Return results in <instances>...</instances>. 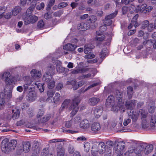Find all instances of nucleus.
Segmentation results:
<instances>
[{
  "label": "nucleus",
  "mask_w": 156,
  "mask_h": 156,
  "mask_svg": "<svg viewBox=\"0 0 156 156\" xmlns=\"http://www.w3.org/2000/svg\"><path fill=\"white\" fill-rule=\"evenodd\" d=\"M9 140L6 139L2 140L1 144V149L2 151L5 152L9 149L11 151L14 150L16 147L17 142L15 140H11L8 144Z\"/></svg>",
  "instance_id": "f257e3e1"
},
{
  "label": "nucleus",
  "mask_w": 156,
  "mask_h": 156,
  "mask_svg": "<svg viewBox=\"0 0 156 156\" xmlns=\"http://www.w3.org/2000/svg\"><path fill=\"white\" fill-rule=\"evenodd\" d=\"M153 149V146L152 144H150L146 145L144 144H140V145L136 148V150L139 151L137 152H135L134 150L135 153L138 154L144 150V152L145 154H149Z\"/></svg>",
  "instance_id": "f03ea898"
},
{
  "label": "nucleus",
  "mask_w": 156,
  "mask_h": 156,
  "mask_svg": "<svg viewBox=\"0 0 156 156\" xmlns=\"http://www.w3.org/2000/svg\"><path fill=\"white\" fill-rule=\"evenodd\" d=\"M80 99L78 97H75L73 101V103L70 109H73L71 113V117L73 116L77 112L79 109L78 105L80 101Z\"/></svg>",
  "instance_id": "7ed1b4c3"
},
{
  "label": "nucleus",
  "mask_w": 156,
  "mask_h": 156,
  "mask_svg": "<svg viewBox=\"0 0 156 156\" xmlns=\"http://www.w3.org/2000/svg\"><path fill=\"white\" fill-rule=\"evenodd\" d=\"M106 146L105 143L101 142L98 144L99 152L101 154H105V156H110L112 152L110 149L107 148H105Z\"/></svg>",
  "instance_id": "20e7f679"
},
{
  "label": "nucleus",
  "mask_w": 156,
  "mask_h": 156,
  "mask_svg": "<svg viewBox=\"0 0 156 156\" xmlns=\"http://www.w3.org/2000/svg\"><path fill=\"white\" fill-rule=\"evenodd\" d=\"M2 80L4 81L7 85H10L12 83H14L15 78L11 76L9 72L4 73L2 76Z\"/></svg>",
  "instance_id": "39448f33"
},
{
  "label": "nucleus",
  "mask_w": 156,
  "mask_h": 156,
  "mask_svg": "<svg viewBox=\"0 0 156 156\" xmlns=\"http://www.w3.org/2000/svg\"><path fill=\"white\" fill-rule=\"evenodd\" d=\"M115 97L117 101L119 107L121 108H124V102L122 101V97L123 93L117 90L115 91Z\"/></svg>",
  "instance_id": "423d86ee"
},
{
  "label": "nucleus",
  "mask_w": 156,
  "mask_h": 156,
  "mask_svg": "<svg viewBox=\"0 0 156 156\" xmlns=\"http://www.w3.org/2000/svg\"><path fill=\"white\" fill-rule=\"evenodd\" d=\"M23 19L24 21V23L26 25L31 23H33L36 22L38 19L37 16L34 15L23 16Z\"/></svg>",
  "instance_id": "0eeeda50"
},
{
  "label": "nucleus",
  "mask_w": 156,
  "mask_h": 156,
  "mask_svg": "<svg viewBox=\"0 0 156 156\" xmlns=\"http://www.w3.org/2000/svg\"><path fill=\"white\" fill-rule=\"evenodd\" d=\"M153 9V7L152 6H150L147 7L146 4H144L141 6L140 7L139 6L137 7L136 12L146 14L151 12Z\"/></svg>",
  "instance_id": "6e6552de"
},
{
  "label": "nucleus",
  "mask_w": 156,
  "mask_h": 156,
  "mask_svg": "<svg viewBox=\"0 0 156 156\" xmlns=\"http://www.w3.org/2000/svg\"><path fill=\"white\" fill-rule=\"evenodd\" d=\"M94 48V46L91 44L86 45L84 46V51L85 54H87L85 56V58L88 59H91L94 58L95 55L92 54H90V51Z\"/></svg>",
  "instance_id": "1a4fd4ad"
},
{
  "label": "nucleus",
  "mask_w": 156,
  "mask_h": 156,
  "mask_svg": "<svg viewBox=\"0 0 156 156\" xmlns=\"http://www.w3.org/2000/svg\"><path fill=\"white\" fill-rule=\"evenodd\" d=\"M117 11L107 16L104 20V23L105 25L108 26L111 25L112 23V19L115 17L117 14Z\"/></svg>",
  "instance_id": "9d476101"
},
{
  "label": "nucleus",
  "mask_w": 156,
  "mask_h": 156,
  "mask_svg": "<svg viewBox=\"0 0 156 156\" xmlns=\"http://www.w3.org/2000/svg\"><path fill=\"white\" fill-rule=\"evenodd\" d=\"M91 27V28H94L96 27V25L94 24V26L90 24H89L88 23H81L80 25L78 27V29L80 30L84 31L89 29Z\"/></svg>",
  "instance_id": "9b49d317"
},
{
  "label": "nucleus",
  "mask_w": 156,
  "mask_h": 156,
  "mask_svg": "<svg viewBox=\"0 0 156 156\" xmlns=\"http://www.w3.org/2000/svg\"><path fill=\"white\" fill-rule=\"evenodd\" d=\"M125 147V144L124 142L120 141L118 143L115 147V152L117 154L121 153Z\"/></svg>",
  "instance_id": "f8f14e48"
},
{
  "label": "nucleus",
  "mask_w": 156,
  "mask_h": 156,
  "mask_svg": "<svg viewBox=\"0 0 156 156\" xmlns=\"http://www.w3.org/2000/svg\"><path fill=\"white\" fill-rule=\"evenodd\" d=\"M63 143H60L56 148L57 156H64V150L62 148Z\"/></svg>",
  "instance_id": "ddd939ff"
},
{
  "label": "nucleus",
  "mask_w": 156,
  "mask_h": 156,
  "mask_svg": "<svg viewBox=\"0 0 156 156\" xmlns=\"http://www.w3.org/2000/svg\"><path fill=\"white\" fill-rule=\"evenodd\" d=\"M136 102V101L134 100L126 101L125 104L126 108L130 110L132 109L135 107Z\"/></svg>",
  "instance_id": "4468645a"
},
{
  "label": "nucleus",
  "mask_w": 156,
  "mask_h": 156,
  "mask_svg": "<svg viewBox=\"0 0 156 156\" xmlns=\"http://www.w3.org/2000/svg\"><path fill=\"white\" fill-rule=\"evenodd\" d=\"M93 111L96 117L98 118L102 115L103 111V107L101 106L98 107Z\"/></svg>",
  "instance_id": "2eb2a0df"
},
{
  "label": "nucleus",
  "mask_w": 156,
  "mask_h": 156,
  "mask_svg": "<svg viewBox=\"0 0 156 156\" xmlns=\"http://www.w3.org/2000/svg\"><path fill=\"white\" fill-rule=\"evenodd\" d=\"M91 129L92 131L97 132L99 131L101 129L100 123L98 122H94L91 126Z\"/></svg>",
  "instance_id": "dca6fc26"
},
{
  "label": "nucleus",
  "mask_w": 156,
  "mask_h": 156,
  "mask_svg": "<svg viewBox=\"0 0 156 156\" xmlns=\"http://www.w3.org/2000/svg\"><path fill=\"white\" fill-rule=\"evenodd\" d=\"M90 126V123L88 120L86 119H83L80 125V127L83 129H87Z\"/></svg>",
  "instance_id": "f3484780"
},
{
  "label": "nucleus",
  "mask_w": 156,
  "mask_h": 156,
  "mask_svg": "<svg viewBox=\"0 0 156 156\" xmlns=\"http://www.w3.org/2000/svg\"><path fill=\"white\" fill-rule=\"evenodd\" d=\"M76 47V45L71 44H68L64 46L63 49L69 51H73Z\"/></svg>",
  "instance_id": "a211bd4d"
},
{
  "label": "nucleus",
  "mask_w": 156,
  "mask_h": 156,
  "mask_svg": "<svg viewBox=\"0 0 156 156\" xmlns=\"http://www.w3.org/2000/svg\"><path fill=\"white\" fill-rule=\"evenodd\" d=\"M139 115L141 117V119H146L147 118V112L143 109H140L138 113Z\"/></svg>",
  "instance_id": "6ab92c4d"
},
{
  "label": "nucleus",
  "mask_w": 156,
  "mask_h": 156,
  "mask_svg": "<svg viewBox=\"0 0 156 156\" xmlns=\"http://www.w3.org/2000/svg\"><path fill=\"white\" fill-rule=\"evenodd\" d=\"M100 101V99L97 97H92L90 98L89 100V104L92 106L96 105Z\"/></svg>",
  "instance_id": "aec40b11"
},
{
  "label": "nucleus",
  "mask_w": 156,
  "mask_h": 156,
  "mask_svg": "<svg viewBox=\"0 0 156 156\" xmlns=\"http://www.w3.org/2000/svg\"><path fill=\"white\" fill-rule=\"evenodd\" d=\"M31 76L34 79L39 78L41 76V73L35 69H33L30 72Z\"/></svg>",
  "instance_id": "412c9836"
},
{
  "label": "nucleus",
  "mask_w": 156,
  "mask_h": 156,
  "mask_svg": "<svg viewBox=\"0 0 156 156\" xmlns=\"http://www.w3.org/2000/svg\"><path fill=\"white\" fill-rule=\"evenodd\" d=\"M52 74L49 73L47 72L46 74L44 75L42 78L43 80L46 83L52 80Z\"/></svg>",
  "instance_id": "4be33fe9"
},
{
  "label": "nucleus",
  "mask_w": 156,
  "mask_h": 156,
  "mask_svg": "<svg viewBox=\"0 0 156 156\" xmlns=\"http://www.w3.org/2000/svg\"><path fill=\"white\" fill-rule=\"evenodd\" d=\"M36 5V3L33 4L27 9L25 14L23 15V16H27L31 15V14L35 8Z\"/></svg>",
  "instance_id": "5701e85b"
},
{
  "label": "nucleus",
  "mask_w": 156,
  "mask_h": 156,
  "mask_svg": "<svg viewBox=\"0 0 156 156\" xmlns=\"http://www.w3.org/2000/svg\"><path fill=\"white\" fill-rule=\"evenodd\" d=\"M30 144L29 142H25L23 145V151L25 153H27L30 151Z\"/></svg>",
  "instance_id": "b1692460"
},
{
  "label": "nucleus",
  "mask_w": 156,
  "mask_h": 156,
  "mask_svg": "<svg viewBox=\"0 0 156 156\" xmlns=\"http://www.w3.org/2000/svg\"><path fill=\"white\" fill-rule=\"evenodd\" d=\"M28 99L30 101H34L37 98L36 93L35 92L29 93L28 94Z\"/></svg>",
  "instance_id": "393cba45"
},
{
  "label": "nucleus",
  "mask_w": 156,
  "mask_h": 156,
  "mask_svg": "<svg viewBox=\"0 0 156 156\" xmlns=\"http://www.w3.org/2000/svg\"><path fill=\"white\" fill-rule=\"evenodd\" d=\"M97 20V17L96 16L94 15L90 16L88 21V23L89 24H90L93 26H94V24L96 25L95 22Z\"/></svg>",
  "instance_id": "a878e982"
},
{
  "label": "nucleus",
  "mask_w": 156,
  "mask_h": 156,
  "mask_svg": "<svg viewBox=\"0 0 156 156\" xmlns=\"http://www.w3.org/2000/svg\"><path fill=\"white\" fill-rule=\"evenodd\" d=\"M88 70V68H80L76 70H73L71 73L73 74L84 73Z\"/></svg>",
  "instance_id": "bb28decb"
},
{
  "label": "nucleus",
  "mask_w": 156,
  "mask_h": 156,
  "mask_svg": "<svg viewBox=\"0 0 156 156\" xmlns=\"http://www.w3.org/2000/svg\"><path fill=\"white\" fill-rule=\"evenodd\" d=\"M55 69V66L51 64H49L47 67V73L53 74Z\"/></svg>",
  "instance_id": "cd10ccee"
},
{
  "label": "nucleus",
  "mask_w": 156,
  "mask_h": 156,
  "mask_svg": "<svg viewBox=\"0 0 156 156\" xmlns=\"http://www.w3.org/2000/svg\"><path fill=\"white\" fill-rule=\"evenodd\" d=\"M128 98L129 99H130L132 97L133 94V88L131 87H129L127 88V90Z\"/></svg>",
  "instance_id": "c85d7f7f"
},
{
  "label": "nucleus",
  "mask_w": 156,
  "mask_h": 156,
  "mask_svg": "<svg viewBox=\"0 0 156 156\" xmlns=\"http://www.w3.org/2000/svg\"><path fill=\"white\" fill-rule=\"evenodd\" d=\"M114 97L112 95H110L108 96V98L106 99V104L108 105L109 104V105H112L114 101Z\"/></svg>",
  "instance_id": "c756f323"
},
{
  "label": "nucleus",
  "mask_w": 156,
  "mask_h": 156,
  "mask_svg": "<svg viewBox=\"0 0 156 156\" xmlns=\"http://www.w3.org/2000/svg\"><path fill=\"white\" fill-rule=\"evenodd\" d=\"M60 94L58 93H56L55 94V96L54 97L53 100V102L57 104L59 101L60 100Z\"/></svg>",
  "instance_id": "7c9ffc66"
},
{
  "label": "nucleus",
  "mask_w": 156,
  "mask_h": 156,
  "mask_svg": "<svg viewBox=\"0 0 156 156\" xmlns=\"http://www.w3.org/2000/svg\"><path fill=\"white\" fill-rule=\"evenodd\" d=\"M97 36L95 37V39L99 41H103L105 39V36L103 34H99L98 32H96Z\"/></svg>",
  "instance_id": "2f4dec72"
},
{
  "label": "nucleus",
  "mask_w": 156,
  "mask_h": 156,
  "mask_svg": "<svg viewBox=\"0 0 156 156\" xmlns=\"http://www.w3.org/2000/svg\"><path fill=\"white\" fill-rule=\"evenodd\" d=\"M117 141H115L114 142H113V141L111 140H108L106 142V146H107V147L108 148H109L111 147H112L114 146L115 144H116Z\"/></svg>",
  "instance_id": "473e14b6"
},
{
  "label": "nucleus",
  "mask_w": 156,
  "mask_h": 156,
  "mask_svg": "<svg viewBox=\"0 0 156 156\" xmlns=\"http://www.w3.org/2000/svg\"><path fill=\"white\" fill-rule=\"evenodd\" d=\"M21 9L20 6H16L12 11V15L14 16L17 15L21 11Z\"/></svg>",
  "instance_id": "72a5a7b5"
},
{
  "label": "nucleus",
  "mask_w": 156,
  "mask_h": 156,
  "mask_svg": "<svg viewBox=\"0 0 156 156\" xmlns=\"http://www.w3.org/2000/svg\"><path fill=\"white\" fill-rule=\"evenodd\" d=\"M34 84L35 85H36L37 86L41 93H42L44 91V84H42L40 83H38V84H37V83H35Z\"/></svg>",
  "instance_id": "f704fd0d"
},
{
  "label": "nucleus",
  "mask_w": 156,
  "mask_h": 156,
  "mask_svg": "<svg viewBox=\"0 0 156 156\" xmlns=\"http://www.w3.org/2000/svg\"><path fill=\"white\" fill-rule=\"evenodd\" d=\"M142 126L144 129H146L149 126L148 122L147 119H142Z\"/></svg>",
  "instance_id": "c9c22d12"
},
{
  "label": "nucleus",
  "mask_w": 156,
  "mask_h": 156,
  "mask_svg": "<svg viewBox=\"0 0 156 156\" xmlns=\"http://www.w3.org/2000/svg\"><path fill=\"white\" fill-rule=\"evenodd\" d=\"M55 91L54 92L52 90H50L47 91V95L48 96V98H47L46 100L49 101V100L51 99V98H52L53 95H54Z\"/></svg>",
  "instance_id": "e433bc0d"
},
{
  "label": "nucleus",
  "mask_w": 156,
  "mask_h": 156,
  "mask_svg": "<svg viewBox=\"0 0 156 156\" xmlns=\"http://www.w3.org/2000/svg\"><path fill=\"white\" fill-rule=\"evenodd\" d=\"M70 102V100L69 99H66L62 103L61 107V109H64L69 104Z\"/></svg>",
  "instance_id": "4c0bfd02"
},
{
  "label": "nucleus",
  "mask_w": 156,
  "mask_h": 156,
  "mask_svg": "<svg viewBox=\"0 0 156 156\" xmlns=\"http://www.w3.org/2000/svg\"><path fill=\"white\" fill-rule=\"evenodd\" d=\"M55 82L53 80H52L46 83H47L48 87V88L50 89H52L55 86Z\"/></svg>",
  "instance_id": "58836bf2"
},
{
  "label": "nucleus",
  "mask_w": 156,
  "mask_h": 156,
  "mask_svg": "<svg viewBox=\"0 0 156 156\" xmlns=\"http://www.w3.org/2000/svg\"><path fill=\"white\" fill-rule=\"evenodd\" d=\"M83 147L84 151L86 152H88L90 147V144L88 142L84 144Z\"/></svg>",
  "instance_id": "ea45409f"
},
{
  "label": "nucleus",
  "mask_w": 156,
  "mask_h": 156,
  "mask_svg": "<svg viewBox=\"0 0 156 156\" xmlns=\"http://www.w3.org/2000/svg\"><path fill=\"white\" fill-rule=\"evenodd\" d=\"M81 119V117L80 116H76L74 119H71L73 122V125L74 124H77L80 122V120Z\"/></svg>",
  "instance_id": "a19ab883"
},
{
  "label": "nucleus",
  "mask_w": 156,
  "mask_h": 156,
  "mask_svg": "<svg viewBox=\"0 0 156 156\" xmlns=\"http://www.w3.org/2000/svg\"><path fill=\"white\" fill-rule=\"evenodd\" d=\"M107 48H104L102 49V51L100 52V57L101 59H103L106 55V52H107Z\"/></svg>",
  "instance_id": "79ce46f5"
},
{
  "label": "nucleus",
  "mask_w": 156,
  "mask_h": 156,
  "mask_svg": "<svg viewBox=\"0 0 156 156\" xmlns=\"http://www.w3.org/2000/svg\"><path fill=\"white\" fill-rule=\"evenodd\" d=\"M92 152L93 151L98 152H99L98 144L97 143L96 144H94L92 147Z\"/></svg>",
  "instance_id": "37998d69"
},
{
  "label": "nucleus",
  "mask_w": 156,
  "mask_h": 156,
  "mask_svg": "<svg viewBox=\"0 0 156 156\" xmlns=\"http://www.w3.org/2000/svg\"><path fill=\"white\" fill-rule=\"evenodd\" d=\"M128 10L130 13H133L135 12L136 10L135 7L134 5H131L128 7Z\"/></svg>",
  "instance_id": "c03bdc74"
},
{
  "label": "nucleus",
  "mask_w": 156,
  "mask_h": 156,
  "mask_svg": "<svg viewBox=\"0 0 156 156\" xmlns=\"http://www.w3.org/2000/svg\"><path fill=\"white\" fill-rule=\"evenodd\" d=\"M148 110L149 112L153 113L154 111V106L153 105H148Z\"/></svg>",
  "instance_id": "a18cd8bd"
},
{
  "label": "nucleus",
  "mask_w": 156,
  "mask_h": 156,
  "mask_svg": "<svg viewBox=\"0 0 156 156\" xmlns=\"http://www.w3.org/2000/svg\"><path fill=\"white\" fill-rule=\"evenodd\" d=\"M128 115L129 116H131V118L133 121H136L137 120L138 117L136 115L133 114V113L131 114L130 113V114L129 113Z\"/></svg>",
  "instance_id": "49530a36"
},
{
  "label": "nucleus",
  "mask_w": 156,
  "mask_h": 156,
  "mask_svg": "<svg viewBox=\"0 0 156 156\" xmlns=\"http://www.w3.org/2000/svg\"><path fill=\"white\" fill-rule=\"evenodd\" d=\"M149 23V21L147 20H145L143 23L142 26L141 27V29H144L147 27Z\"/></svg>",
  "instance_id": "de8ad7c7"
},
{
  "label": "nucleus",
  "mask_w": 156,
  "mask_h": 156,
  "mask_svg": "<svg viewBox=\"0 0 156 156\" xmlns=\"http://www.w3.org/2000/svg\"><path fill=\"white\" fill-rule=\"evenodd\" d=\"M65 68L61 66H58L57 67V71L59 73L64 72L65 71Z\"/></svg>",
  "instance_id": "09e8293b"
},
{
  "label": "nucleus",
  "mask_w": 156,
  "mask_h": 156,
  "mask_svg": "<svg viewBox=\"0 0 156 156\" xmlns=\"http://www.w3.org/2000/svg\"><path fill=\"white\" fill-rule=\"evenodd\" d=\"M147 29L148 31H151L153 30L155 28L154 26L152 23L149 24L148 25Z\"/></svg>",
  "instance_id": "8fccbe9b"
},
{
  "label": "nucleus",
  "mask_w": 156,
  "mask_h": 156,
  "mask_svg": "<svg viewBox=\"0 0 156 156\" xmlns=\"http://www.w3.org/2000/svg\"><path fill=\"white\" fill-rule=\"evenodd\" d=\"M31 86L30 85H28V84H25L24 85V90L23 92L24 93H26V92H27V91L28 90V89L29 88H30V87Z\"/></svg>",
  "instance_id": "3c124183"
},
{
  "label": "nucleus",
  "mask_w": 156,
  "mask_h": 156,
  "mask_svg": "<svg viewBox=\"0 0 156 156\" xmlns=\"http://www.w3.org/2000/svg\"><path fill=\"white\" fill-rule=\"evenodd\" d=\"M63 12L61 10H59L55 12L53 15L55 16H60L63 13Z\"/></svg>",
  "instance_id": "603ef678"
},
{
  "label": "nucleus",
  "mask_w": 156,
  "mask_h": 156,
  "mask_svg": "<svg viewBox=\"0 0 156 156\" xmlns=\"http://www.w3.org/2000/svg\"><path fill=\"white\" fill-rule=\"evenodd\" d=\"M44 18L46 20H48L52 18L51 13L47 12L44 15Z\"/></svg>",
  "instance_id": "864d4df0"
},
{
  "label": "nucleus",
  "mask_w": 156,
  "mask_h": 156,
  "mask_svg": "<svg viewBox=\"0 0 156 156\" xmlns=\"http://www.w3.org/2000/svg\"><path fill=\"white\" fill-rule=\"evenodd\" d=\"M44 112L43 110L39 109L38 112L37 114V118H39L42 116L44 114Z\"/></svg>",
  "instance_id": "5fc2aeb1"
},
{
  "label": "nucleus",
  "mask_w": 156,
  "mask_h": 156,
  "mask_svg": "<svg viewBox=\"0 0 156 156\" xmlns=\"http://www.w3.org/2000/svg\"><path fill=\"white\" fill-rule=\"evenodd\" d=\"M44 7V3L42 2L40 5H37L36 6V9L37 10H41L43 9Z\"/></svg>",
  "instance_id": "6e6d98bb"
},
{
  "label": "nucleus",
  "mask_w": 156,
  "mask_h": 156,
  "mask_svg": "<svg viewBox=\"0 0 156 156\" xmlns=\"http://www.w3.org/2000/svg\"><path fill=\"white\" fill-rule=\"evenodd\" d=\"M73 124L72 120H71L69 121H67L65 123V126L67 128H69L71 127Z\"/></svg>",
  "instance_id": "4d7b16f0"
},
{
  "label": "nucleus",
  "mask_w": 156,
  "mask_h": 156,
  "mask_svg": "<svg viewBox=\"0 0 156 156\" xmlns=\"http://www.w3.org/2000/svg\"><path fill=\"white\" fill-rule=\"evenodd\" d=\"M107 25H105L104 24V25L101 26H100L99 27V30L101 32H103L105 31L106 30L107 27H106Z\"/></svg>",
  "instance_id": "13d9d810"
},
{
  "label": "nucleus",
  "mask_w": 156,
  "mask_h": 156,
  "mask_svg": "<svg viewBox=\"0 0 156 156\" xmlns=\"http://www.w3.org/2000/svg\"><path fill=\"white\" fill-rule=\"evenodd\" d=\"M67 4L66 2H62L60 3L58 6V8L61 9L64 7H66L67 5Z\"/></svg>",
  "instance_id": "bf43d9fd"
},
{
  "label": "nucleus",
  "mask_w": 156,
  "mask_h": 156,
  "mask_svg": "<svg viewBox=\"0 0 156 156\" xmlns=\"http://www.w3.org/2000/svg\"><path fill=\"white\" fill-rule=\"evenodd\" d=\"M63 83H58L56 85V89L58 90H61L63 87Z\"/></svg>",
  "instance_id": "052dcab7"
},
{
  "label": "nucleus",
  "mask_w": 156,
  "mask_h": 156,
  "mask_svg": "<svg viewBox=\"0 0 156 156\" xmlns=\"http://www.w3.org/2000/svg\"><path fill=\"white\" fill-rule=\"evenodd\" d=\"M5 94L3 92H1L0 93V98L2 99V103H0L1 105H2L5 103V101L4 100Z\"/></svg>",
  "instance_id": "680f3d73"
},
{
  "label": "nucleus",
  "mask_w": 156,
  "mask_h": 156,
  "mask_svg": "<svg viewBox=\"0 0 156 156\" xmlns=\"http://www.w3.org/2000/svg\"><path fill=\"white\" fill-rule=\"evenodd\" d=\"M64 141V140L61 139H53L52 140H49V143H51L58 142H62V141Z\"/></svg>",
  "instance_id": "e2e57ef3"
},
{
  "label": "nucleus",
  "mask_w": 156,
  "mask_h": 156,
  "mask_svg": "<svg viewBox=\"0 0 156 156\" xmlns=\"http://www.w3.org/2000/svg\"><path fill=\"white\" fill-rule=\"evenodd\" d=\"M122 12L123 14H124L126 13L129 12L128 7L127 6H124L122 8Z\"/></svg>",
  "instance_id": "0e129e2a"
},
{
  "label": "nucleus",
  "mask_w": 156,
  "mask_h": 156,
  "mask_svg": "<svg viewBox=\"0 0 156 156\" xmlns=\"http://www.w3.org/2000/svg\"><path fill=\"white\" fill-rule=\"evenodd\" d=\"M37 26L38 28H41L43 27L44 26V23L43 20H40L37 23Z\"/></svg>",
  "instance_id": "69168bd1"
},
{
  "label": "nucleus",
  "mask_w": 156,
  "mask_h": 156,
  "mask_svg": "<svg viewBox=\"0 0 156 156\" xmlns=\"http://www.w3.org/2000/svg\"><path fill=\"white\" fill-rule=\"evenodd\" d=\"M26 79L27 80L26 81L25 84L30 85L32 82V81L31 79L29 78V76L26 77Z\"/></svg>",
  "instance_id": "338daca9"
},
{
  "label": "nucleus",
  "mask_w": 156,
  "mask_h": 156,
  "mask_svg": "<svg viewBox=\"0 0 156 156\" xmlns=\"http://www.w3.org/2000/svg\"><path fill=\"white\" fill-rule=\"evenodd\" d=\"M155 122H156V116L155 115H152L151 117L150 124L153 123V124H154Z\"/></svg>",
  "instance_id": "774afa93"
}]
</instances>
